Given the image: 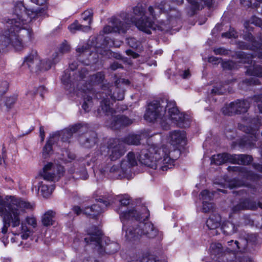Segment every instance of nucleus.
<instances>
[{
	"mask_svg": "<svg viewBox=\"0 0 262 262\" xmlns=\"http://www.w3.org/2000/svg\"><path fill=\"white\" fill-rule=\"evenodd\" d=\"M74 78L71 79L72 74L69 71H66L62 75L61 81L64 85L70 84L75 87L76 86L78 94L83 98V103L82 107L85 112H89L93 105V97L102 99L100 106L97 110V114L99 116L103 115L110 118V120H107L106 125L109 127L117 129L122 126L131 124L133 120L128 117L114 115L115 111L111 106L113 101L122 100L124 98V85H127L129 81L127 79H119L115 82V85L110 84L104 85L102 88V92L97 93L96 95L93 90V85L101 83L104 79V75L102 72H98L93 75L88 76L87 70L84 68L79 71L78 73L72 74Z\"/></svg>",
	"mask_w": 262,
	"mask_h": 262,
	"instance_id": "1",
	"label": "nucleus"
},
{
	"mask_svg": "<svg viewBox=\"0 0 262 262\" xmlns=\"http://www.w3.org/2000/svg\"><path fill=\"white\" fill-rule=\"evenodd\" d=\"M4 201L0 196V216L3 218V226L1 228L0 237L8 239L6 234L11 227L13 235H20L22 239L28 238L30 231L26 224L22 222L27 210L32 208V205L20 198L7 196Z\"/></svg>",
	"mask_w": 262,
	"mask_h": 262,
	"instance_id": "2",
	"label": "nucleus"
},
{
	"mask_svg": "<svg viewBox=\"0 0 262 262\" xmlns=\"http://www.w3.org/2000/svg\"><path fill=\"white\" fill-rule=\"evenodd\" d=\"M14 15L7 21V27L10 28L0 36V42L4 46L11 45L16 50H20L33 38L31 30L23 26L37 17L38 13L27 9L19 3L15 6Z\"/></svg>",
	"mask_w": 262,
	"mask_h": 262,
	"instance_id": "3",
	"label": "nucleus"
},
{
	"mask_svg": "<svg viewBox=\"0 0 262 262\" xmlns=\"http://www.w3.org/2000/svg\"><path fill=\"white\" fill-rule=\"evenodd\" d=\"M169 154V150L165 146L158 147L155 144H148L141 150L137 157L134 152H129L126 156V159L122 161V168L127 170L131 167L136 166L138 159L142 164L152 169L166 170L171 161Z\"/></svg>",
	"mask_w": 262,
	"mask_h": 262,
	"instance_id": "4",
	"label": "nucleus"
},
{
	"mask_svg": "<svg viewBox=\"0 0 262 262\" xmlns=\"http://www.w3.org/2000/svg\"><path fill=\"white\" fill-rule=\"evenodd\" d=\"M144 118L149 122L158 121L164 129H166L170 122L178 125L180 114L174 101L167 100L165 106L161 105L159 102L152 101L148 104Z\"/></svg>",
	"mask_w": 262,
	"mask_h": 262,
	"instance_id": "5",
	"label": "nucleus"
},
{
	"mask_svg": "<svg viewBox=\"0 0 262 262\" xmlns=\"http://www.w3.org/2000/svg\"><path fill=\"white\" fill-rule=\"evenodd\" d=\"M133 14L134 15L126 14L124 19V23L125 25H128L129 28L130 24H134L140 30L147 34H151V30L165 31L168 30L165 23L162 22L160 26H157L152 21L149 20L145 16V12L141 5L137 6L133 8Z\"/></svg>",
	"mask_w": 262,
	"mask_h": 262,
	"instance_id": "6",
	"label": "nucleus"
},
{
	"mask_svg": "<svg viewBox=\"0 0 262 262\" xmlns=\"http://www.w3.org/2000/svg\"><path fill=\"white\" fill-rule=\"evenodd\" d=\"M64 172L62 166H55L52 163H48L44 166L42 171L40 173V176L45 182L38 181V188L36 190L40 192L45 198L48 197L54 189L55 186L53 184L48 185L49 182L58 181Z\"/></svg>",
	"mask_w": 262,
	"mask_h": 262,
	"instance_id": "7",
	"label": "nucleus"
},
{
	"mask_svg": "<svg viewBox=\"0 0 262 262\" xmlns=\"http://www.w3.org/2000/svg\"><path fill=\"white\" fill-rule=\"evenodd\" d=\"M136 212L129 210L127 212L122 211L120 220L123 224V234L126 241L134 242L141 237L139 227V221H145L146 219H141V215H135Z\"/></svg>",
	"mask_w": 262,
	"mask_h": 262,
	"instance_id": "8",
	"label": "nucleus"
},
{
	"mask_svg": "<svg viewBox=\"0 0 262 262\" xmlns=\"http://www.w3.org/2000/svg\"><path fill=\"white\" fill-rule=\"evenodd\" d=\"M118 200L120 203V207L119 208L118 212L119 214L121 213L122 211L127 212L129 210H134L136 212L135 215H141V219H147L149 216V212L147 208L145 206L142 207H137L136 208H127L124 209V207L127 205H129L130 203V196L127 194H123L118 196Z\"/></svg>",
	"mask_w": 262,
	"mask_h": 262,
	"instance_id": "9",
	"label": "nucleus"
},
{
	"mask_svg": "<svg viewBox=\"0 0 262 262\" xmlns=\"http://www.w3.org/2000/svg\"><path fill=\"white\" fill-rule=\"evenodd\" d=\"M251 46L244 41H238L237 45L238 48L243 50H250L254 51L253 54H248L243 51H238L235 53V57L239 59L238 61L244 63L251 64L254 57H257V52L255 49V45Z\"/></svg>",
	"mask_w": 262,
	"mask_h": 262,
	"instance_id": "10",
	"label": "nucleus"
},
{
	"mask_svg": "<svg viewBox=\"0 0 262 262\" xmlns=\"http://www.w3.org/2000/svg\"><path fill=\"white\" fill-rule=\"evenodd\" d=\"M99 200L100 201L98 202L97 204L86 207L84 209L83 213L94 218L99 215L103 211L104 208L106 207L111 203H113L110 198L107 199V200L102 202H101L102 199H100Z\"/></svg>",
	"mask_w": 262,
	"mask_h": 262,
	"instance_id": "11",
	"label": "nucleus"
},
{
	"mask_svg": "<svg viewBox=\"0 0 262 262\" xmlns=\"http://www.w3.org/2000/svg\"><path fill=\"white\" fill-rule=\"evenodd\" d=\"M40 59L36 51H32L25 57L23 66L27 68L31 72L39 70Z\"/></svg>",
	"mask_w": 262,
	"mask_h": 262,
	"instance_id": "12",
	"label": "nucleus"
},
{
	"mask_svg": "<svg viewBox=\"0 0 262 262\" xmlns=\"http://www.w3.org/2000/svg\"><path fill=\"white\" fill-rule=\"evenodd\" d=\"M143 221H139V227L141 230L140 234L141 237L145 236L148 238H153L158 236L160 238L162 236V233L154 227V225L150 222H142Z\"/></svg>",
	"mask_w": 262,
	"mask_h": 262,
	"instance_id": "13",
	"label": "nucleus"
},
{
	"mask_svg": "<svg viewBox=\"0 0 262 262\" xmlns=\"http://www.w3.org/2000/svg\"><path fill=\"white\" fill-rule=\"evenodd\" d=\"M86 128V124H82L81 123L75 124L69 128L64 129L61 132H55V133H59V135L58 138H54V139L57 142L61 137V140L63 142H67L68 141L69 139L72 137L73 134L78 131L82 132L84 128Z\"/></svg>",
	"mask_w": 262,
	"mask_h": 262,
	"instance_id": "14",
	"label": "nucleus"
},
{
	"mask_svg": "<svg viewBox=\"0 0 262 262\" xmlns=\"http://www.w3.org/2000/svg\"><path fill=\"white\" fill-rule=\"evenodd\" d=\"M110 157L112 161H115L123 156L125 152L123 145L118 139H114L109 145Z\"/></svg>",
	"mask_w": 262,
	"mask_h": 262,
	"instance_id": "15",
	"label": "nucleus"
},
{
	"mask_svg": "<svg viewBox=\"0 0 262 262\" xmlns=\"http://www.w3.org/2000/svg\"><path fill=\"white\" fill-rule=\"evenodd\" d=\"M113 26L107 25L105 26L103 29V32L105 34H108L113 32H118L119 33H124L129 29V26L125 25L124 22H122L118 19H112Z\"/></svg>",
	"mask_w": 262,
	"mask_h": 262,
	"instance_id": "16",
	"label": "nucleus"
},
{
	"mask_svg": "<svg viewBox=\"0 0 262 262\" xmlns=\"http://www.w3.org/2000/svg\"><path fill=\"white\" fill-rule=\"evenodd\" d=\"M227 170L229 172L237 173L239 177L244 179L252 180L256 177L255 174L252 171L249 170L245 167L238 166H229Z\"/></svg>",
	"mask_w": 262,
	"mask_h": 262,
	"instance_id": "17",
	"label": "nucleus"
},
{
	"mask_svg": "<svg viewBox=\"0 0 262 262\" xmlns=\"http://www.w3.org/2000/svg\"><path fill=\"white\" fill-rule=\"evenodd\" d=\"M168 5L165 1H162L160 3H156L152 6H150L148 8L147 13L154 19H156L162 13H164Z\"/></svg>",
	"mask_w": 262,
	"mask_h": 262,
	"instance_id": "18",
	"label": "nucleus"
},
{
	"mask_svg": "<svg viewBox=\"0 0 262 262\" xmlns=\"http://www.w3.org/2000/svg\"><path fill=\"white\" fill-rule=\"evenodd\" d=\"M97 134L94 132H87L79 138L80 143L84 147L91 148L97 142Z\"/></svg>",
	"mask_w": 262,
	"mask_h": 262,
	"instance_id": "19",
	"label": "nucleus"
},
{
	"mask_svg": "<svg viewBox=\"0 0 262 262\" xmlns=\"http://www.w3.org/2000/svg\"><path fill=\"white\" fill-rule=\"evenodd\" d=\"M258 37L259 41H256L251 33H246L243 36V38L249 41L251 46L255 44V49L257 52V57L262 59V52L260 51L262 50V33H260Z\"/></svg>",
	"mask_w": 262,
	"mask_h": 262,
	"instance_id": "20",
	"label": "nucleus"
},
{
	"mask_svg": "<svg viewBox=\"0 0 262 262\" xmlns=\"http://www.w3.org/2000/svg\"><path fill=\"white\" fill-rule=\"evenodd\" d=\"M88 235L89 236L84 238V241L86 243L94 242L97 245H100L102 232L97 227H92L88 231Z\"/></svg>",
	"mask_w": 262,
	"mask_h": 262,
	"instance_id": "21",
	"label": "nucleus"
},
{
	"mask_svg": "<svg viewBox=\"0 0 262 262\" xmlns=\"http://www.w3.org/2000/svg\"><path fill=\"white\" fill-rule=\"evenodd\" d=\"M252 160V157L248 155H231L230 163H231L247 165L250 164Z\"/></svg>",
	"mask_w": 262,
	"mask_h": 262,
	"instance_id": "22",
	"label": "nucleus"
},
{
	"mask_svg": "<svg viewBox=\"0 0 262 262\" xmlns=\"http://www.w3.org/2000/svg\"><path fill=\"white\" fill-rule=\"evenodd\" d=\"M167 141L173 149L179 150L180 147V131L174 130L169 132Z\"/></svg>",
	"mask_w": 262,
	"mask_h": 262,
	"instance_id": "23",
	"label": "nucleus"
},
{
	"mask_svg": "<svg viewBox=\"0 0 262 262\" xmlns=\"http://www.w3.org/2000/svg\"><path fill=\"white\" fill-rule=\"evenodd\" d=\"M231 104L233 106L235 114L245 113L247 112L250 107V103L247 100H237L234 102H232Z\"/></svg>",
	"mask_w": 262,
	"mask_h": 262,
	"instance_id": "24",
	"label": "nucleus"
},
{
	"mask_svg": "<svg viewBox=\"0 0 262 262\" xmlns=\"http://www.w3.org/2000/svg\"><path fill=\"white\" fill-rule=\"evenodd\" d=\"M59 133H53L50 135V138L47 142L45 146L43 148L42 156L44 158H47L48 156L51 153L52 150V145L57 142L55 140L54 138H58Z\"/></svg>",
	"mask_w": 262,
	"mask_h": 262,
	"instance_id": "25",
	"label": "nucleus"
},
{
	"mask_svg": "<svg viewBox=\"0 0 262 262\" xmlns=\"http://www.w3.org/2000/svg\"><path fill=\"white\" fill-rule=\"evenodd\" d=\"M221 217L218 214L214 213L210 215L206 221V225L210 230H214L221 226Z\"/></svg>",
	"mask_w": 262,
	"mask_h": 262,
	"instance_id": "26",
	"label": "nucleus"
},
{
	"mask_svg": "<svg viewBox=\"0 0 262 262\" xmlns=\"http://www.w3.org/2000/svg\"><path fill=\"white\" fill-rule=\"evenodd\" d=\"M231 154L227 153L220 154L214 155L211 158V163L217 165H220L225 162L230 163Z\"/></svg>",
	"mask_w": 262,
	"mask_h": 262,
	"instance_id": "27",
	"label": "nucleus"
},
{
	"mask_svg": "<svg viewBox=\"0 0 262 262\" xmlns=\"http://www.w3.org/2000/svg\"><path fill=\"white\" fill-rule=\"evenodd\" d=\"M244 210H255L258 207L262 208V204L256 202L250 198H246L241 201Z\"/></svg>",
	"mask_w": 262,
	"mask_h": 262,
	"instance_id": "28",
	"label": "nucleus"
},
{
	"mask_svg": "<svg viewBox=\"0 0 262 262\" xmlns=\"http://www.w3.org/2000/svg\"><path fill=\"white\" fill-rule=\"evenodd\" d=\"M238 226L230 221H227L223 224L221 229L224 234L227 235H232L235 233L237 230Z\"/></svg>",
	"mask_w": 262,
	"mask_h": 262,
	"instance_id": "29",
	"label": "nucleus"
},
{
	"mask_svg": "<svg viewBox=\"0 0 262 262\" xmlns=\"http://www.w3.org/2000/svg\"><path fill=\"white\" fill-rule=\"evenodd\" d=\"M55 212L49 210L45 213L42 216L41 222L45 226L53 225L54 222Z\"/></svg>",
	"mask_w": 262,
	"mask_h": 262,
	"instance_id": "30",
	"label": "nucleus"
},
{
	"mask_svg": "<svg viewBox=\"0 0 262 262\" xmlns=\"http://www.w3.org/2000/svg\"><path fill=\"white\" fill-rule=\"evenodd\" d=\"M188 2L192 5L193 9L194 10L199 9L207 6L210 7L212 4L213 0H187Z\"/></svg>",
	"mask_w": 262,
	"mask_h": 262,
	"instance_id": "31",
	"label": "nucleus"
},
{
	"mask_svg": "<svg viewBox=\"0 0 262 262\" xmlns=\"http://www.w3.org/2000/svg\"><path fill=\"white\" fill-rule=\"evenodd\" d=\"M53 58L51 61L50 59H46L44 60H40L39 70H48L50 69L53 64L56 63L58 61V55L57 53H55L53 55Z\"/></svg>",
	"mask_w": 262,
	"mask_h": 262,
	"instance_id": "32",
	"label": "nucleus"
},
{
	"mask_svg": "<svg viewBox=\"0 0 262 262\" xmlns=\"http://www.w3.org/2000/svg\"><path fill=\"white\" fill-rule=\"evenodd\" d=\"M68 29L71 32L74 33L77 31L88 32L90 31L91 27L90 26L82 25L79 24L78 21L76 20L68 27Z\"/></svg>",
	"mask_w": 262,
	"mask_h": 262,
	"instance_id": "33",
	"label": "nucleus"
},
{
	"mask_svg": "<svg viewBox=\"0 0 262 262\" xmlns=\"http://www.w3.org/2000/svg\"><path fill=\"white\" fill-rule=\"evenodd\" d=\"M15 101V97L5 98L0 104L2 110L4 112H8L13 106Z\"/></svg>",
	"mask_w": 262,
	"mask_h": 262,
	"instance_id": "34",
	"label": "nucleus"
},
{
	"mask_svg": "<svg viewBox=\"0 0 262 262\" xmlns=\"http://www.w3.org/2000/svg\"><path fill=\"white\" fill-rule=\"evenodd\" d=\"M246 74L258 77H262V66L254 64L249 67L246 72Z\"/></svg>",
	"mask_w": 262,
	"mask_h": 262,
	"instance_id": "35",
	"label": "nucleus"
},
{
	"mask_svg": "<svg viewBox=\"0 0 262 262\" xmlns=\"http://www.w3.org/2000/svg\"><path fill=\"white\" fill-rule=\"evenodd\" d=\"M91 47L92 46L88 43H85L83 45L79 44L76 51L79 55L83 54L85 56H90L92 54Z\"/></svg>",
	"mask_w": 262,
	"mask_h": 262,
	"instance_id": "36",
	"label": "nucleus"
},
{
	"mask_svg": "<svg viewBox=\"0 0 262 262\" xmlns=\"http://www.w3.org/2000/svg\"><path fill=\"white\" fill-rule=\"evenodd\" d=\"M210 251L211 254L220 257L223 252V246L220 243H212L210 246Z\"/></svg>",
	"mask_w": 262,
	"mask_h": 262,
	"instance_id": "37",
	"label": "nucleus"
},
{
	"mask_svg": "<svg viewBox=\"0 0 262 262\" xmlns=\"http://www.w3.org/2000/svg\"><path fill=\"white\" fill-rule=\"evenodd\" d=\"M258 80L253 78H246L239 83L238 86L241 89L247 90L249 86L256 85L258 84Z\"/></svg>",
	"mask_w": 262,
	"mask_h": 262,
	"instance_id": "38",
	"label": "nucleus"
},
{
	"mask_svg": "<svg viewBox=\"0 0 262 262\" xmlns=\"http://www.w3.org/2000/svg\"><path fill=\"white\" fill-rule=\"evenodd\" d=\"M140 137L136 135H129L126 137L123 142L128 145H138L140 143Z\"/></svg>",
	"mask_w": 262,
	"mask_h": 262,
	"instance_id": "39",
	"label": "nucleus"
},
{
	"mask_svg": "<svg viewBox=\"0 0 262 262\" xmlns=\"http://www.w3.org/2000/svg\"><path fill=\"white\" fill-rule=\"evenodd\" d=\"M120 246L119 244L116 242H111L107 244L104 247V251L108 254H113L119 249Z\"/></svg>",
	"mask_w": 262,
	"mask_h": 262,
	"instance_id": "40",
	"label": "nucleus"
},
{
	"mask_svg": "<svg viewBox=\"0 0 262 262\" xmlns=\"http://www.w3.org/2000/svg\"><path fill=\"white\" fill-rule=\"evenodd\" d=\"M191 118L190 116L186 113H181V128L189 127L190 125Z\"/></svg>",
	"mask_w": 262,
	"mask_h": 262,
	"instance_id": "41",
	"label": "nucleus"
},
{
	"mask_svg": "<svg viewBox=\"0 0 262 262\" xmlns=\"http://www.w3.org/2000/svg\"><path fill=\"white\" fill-rule=\"evenodd\" d=\"M93 12L92 10L85 11L81 15L82 19L84 21H88V26H90L92 22Z\"/></svg>",
	"mask_w": 262,
	"mask_h": 262,
	"instance_id": "42",
	"label": "nucleus"
},
{
	"mask_svg": "<svg viewBox=\"0 0 262 262\" xmlns=\"http://www.w3.org/2000/svg\"><path fill=\"white\" fill-rule=\"evenodd\" d=\"M200 195L201 196V199L203 201V203H205V201L208 202L213 199L214 193H211L208 190H204L201 192Z\"/></svg>",
	"mask_w": 262,
	"mask_h": 262,
	"instance_id": "43",
	"label": "nucleus"
},
{
	"mask_svg": "<svg viewBox=\"0 0 262 262\" xmlns=\"http://www.w3.org/2000/svg\"><path fill=\"white\" fill-rule=\"evenodd\" d=\"M244 210L241 201L235 205L232 206L231 208V211L229 214V217L231 218L234 213H238L240 211Z\"/></svg>",
	"mask_w": 262,
	"mask_h": 262,
	"instance_id": "44",
	"label": "nucleus"
},
{
	"mask_svg": "<svg viewBox=\"0 0 262 262\" xmlns=\"http://www.w3.org/2000/svg\"><path fill=\"white\" fill-rule=\"evenodd\" d=\"M245 185L246 184L244 182L236 179H233L231 180L228 184V186L230 189L239 187Z\"/></svg>",
	"mask_w": 262,
	"mask_h": 262,
	"instance_id": "45",
	"label": "nucleus"
},
{
	"mask_svg": "<svg viewBox=\"0 0 262 262\" xmlns=\"http://www.w3.org/2000/svg\"><path fill=\"white\" fill-rule=\"evenodd\" d=\"M127 170H124L122 168V162L120 165H114L110 169V172L112 173H117L119 176L125 173Z\"/></svg>",
	"mask_w": 262,
	"mask_h": 262,
	"instance_id": "46",
	"label": "nucleus"
},
{
	"mask_svg": "<svg viewBox=\"0 0 262 262\" xmlns=\"http://www.w3.org/2000/svg\"><path fill=\"white\" fill-rule=\"evenodd\" d=\"M232 108H233L232 105L231 104V102L229 104H226L223 108H222V112L225 115L228 116H231L234 113V111L232 110Z\"/></svg>",
	"mask_w": 262,
	"mask_h": 262,
	"instance_id": "47",
	"label": "nucleus"
},
{
	"mask_svg": "<svg viewBox=\"0 0 262 262\" xmlns=\"http://www.w3.org/2000/svg\"><path fill=\"white\" fill-rule=\"evenodd\" d=\"M222 67L226 70H232L237 68L236 63L232 60L224 61L222 63Z\"/></svg>",
	"mask_w": 262,
	"mask_h": 262,
	"instance_id": "48",
	"label": "nucleus"
},
{
	"mask_svg": "<svg viewBox=\"0 0 262 262\" xmlns=\"http://www.w3.org/2000/svg\"><path fill=\"white\" fill-rule=\"evenodd\" d=\"M222 37L228 38H236L237 37V32L233 28H231L227 32L224 33L222 35Z\"/></svg>",
	"mask_w": 262,
	"mask_h": 262,
	"instance_id": "49",
	"label": "nucleus"
},
{
	"mask_svg": "<svg viewBox=\"0 0 262 262\" xmlns=\"http://www.w3.org/2000/svg\"><path fill=\"white\" fill-rule=\"evenodd\" d=\"M9 86L8 82L6 81L0 82V98L5 94Z\"/></svg>",
	"mask_w": 262,
	"mask_h": 262,
	"instance_id": "50",
	"label": "nucleus"
},
{
	"mask_svg": "<svg viewBox=\"0 0 262 262\" xmlns=\"http://www.w3.org/2000/svg\"><path fill=\"white\" fill-rule=\"evenodd\" d=\"M214 205L210 202L205 201L203 203V210L204 212H208L213 210Z\"/></svg>",
	"mask_w": 262,
	"mask_h": 262,
	"instance_id": "51",
	"label": "nucleus"
},
{
	"mask_svg": "<svg viewBox=\"0 0 262 262\" xmlns=\"http://www.w3.org/2000/svg\"><path fill=\"white\" fill-rule=\"evenodd\" d=\"M25 221L29 225L31 226L33 228H35L37 226V221L33 216L26 217Z\"/></svg>",
	"mask_w": 262,
	"mask_h": 262,
	"instance_id": "52",
	"label": "nucleus"
},
{
	"mask_svg": "<svg viewBox=\"0 0 262 262\" xmlns=\"http://www.w3.org/2000/svg\"><path fill=\"white\" fill-rule=\"evenodd\" d=\"M228 244L229 246H232V248L231 250L234 251H237L240 249L239 243L238 241H233V240H231L228 242Z\"/></svg>",
	"mask_w": 262,
	"mask_h": 262,
	"instance_id": "53",
	"label": "nucleus"
},
{
	"mask_svg": "<svg viewBox=\"0 0 262 262\" xmlns=\"http://www.w3.org/2000/svg\"><path fill=\"white\" fill-rule=\"evenodd\" d=\"M59 50L62 53H67L70 50V46L67 42H63L61 45Z\"/></svg>",
	"mask_w": 262,
	"mask_h": 262,
	"instance_id": "54",
	"label": "nucleus"
},
{
	"mask_svg": "<svg viewBox=\"0 0 262 262\" xmlns=\"http://www.w3.org/2000/svg\"><path fill=\"white\" fill-rule=\"evenodd\" d=\"M127 43L130 47L136 48L139 43L135 38H129L127 39Z\"/></svg>",
	"mask_w": 262,
	"mask_h": 262,
	"instance_id": "55",
	"label": "nucleus"
},
{
	"mask_svg": "<svg viewBox=\"0 0 262 262\" xmlns=\"http://www.w3.org/2000/svg\"><path fill=\"white\" fill-rule=\"evenodd\" d=\"M226 92V89H223V87L221 88H217V87H214L212 90L211 93L214 94H223Z\"/></svg>",
	"mask_w": 262,
	"mask_h": 262,
	"instance_id": "56",
	"label": "nucleus"
},
{
	"mask_svg": "<svg viewBox=\"0 0 262 262\" xmlns=\"http://www.w3.org/2000/svg\"><path fill=\"white\" fill-rule=\"evenodd\" d=\"M213 51L216 55H227L228 53V51L223 48L214 49Z\"/></svg>",
	"mask_w": 262,
	"mask_h": 262,
	"instance_id": "57",
	"label": "nucleus"
},
{
	"mask_svg": "<svg viewBox=\"0 0 262 262\" xmlns=\"http://www.w3.org/2000/svg\"><path fill=\"white\" fill-rule=\"evenodd\" d=\"M261 136L262 137V131H261ZM261 146V162H262V144L260 145ZM253 168L257 170L259 172H262V164H259V163H253V165H252Z\"/></svg>",
	"mask_w": 262,
	"mask_h": 262,
	"instance_id": "58",
	"label": "nucleus"
},
{
	"mask_svg": "<svg viewBox=\"0 0 262 262\" xmlns=\"http://www.w3.org/2000/svg\"><path fill=\"white\" fill-rule=\"evenodd\" d=\"M181 147L187 145V140L186 139V133L181 131ZM182 154V150L181 149V154Z\"/></svg>",
	"mask_w": 262,
	"mask_h": 262,
	"instance_id": "59",
	"label": "nucleus"
},
{
	"mask_svg": "<svg viewBox=\"0 0 262 262\" xmlns=\"http://www.w3.org/2000/svg\"><path fill=\"white\" fill-rule=\"evenodd\" d=\"M221 60V58L214 57V56H210L208 57V62L213 63L214 64H218L219 62H220Z\"/></svg>",
	"mask_w": 262,
	"mask_h": 262,
	"instance_id": "60",
	"label": "nucleus"
},
{
	"mask_svg": "<svg viewBox=\"0 0 262 262\" xmlns=\"http://www.w3.org/2000/svg\"><path fill=\"white\" fill-rule=\"evenodd\" d=\"M247 241L253 243H255L257 241V235L256 234H251L248 236Z\"/></svg>",
	"mask_w": 262,
	"mask_h": 262,
	"instance_id": "61",
	"label": "nucleus"
},
{
	"mask_svg": "<svg viewBox=\"0 0 262 262\" xmlns=\"http://www.w3.org/2000/svg\"><path fill=\"white\" fill-rule=\"evenodd\" d=\"M31 2L37 5L44 6L47 2L48 0H31Z\"/></svg>",
	"mask_w": 262,
	"mask_h": 262,
	"instance_id": "62",
	"label": "nucleus"
},
{
	"mask_svg": "<svg viewBox=\"0 0 262 262\" xmlns=\"http://www.w3.org/2000/svg\"><path fill=\"white\" fill-rule=\"evenodd\" d=\"M126 53L127 55L132 56L133 58H137L139 57V54L134 52L131 50H127Z\"/></svg>",
	"mask_w": 262,
	"mask_h": 262,
	"instance_id": "63",
	"label": "nucleus"
},
{
	"mask_svg": "<svg viewBox=\"0 0 262 262\" xmlns=\"http://www.w3.org/2000/svg\"><path fill=\"white\" fill-rule=\"evenodd\" d=\"M111 68L113 70H116L118 69L122 68V67L118 62H114L111 65Z\"/></svg>",
	"mask_w": 262,
	"mask_h": 262,
	"instance_id": "64",
	"label": "nucleus"
}]
</instances>
